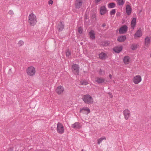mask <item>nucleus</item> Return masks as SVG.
Returning <instances> with one entry per match:
<instances>
[{
    "label": "nucleus",
    "instance_id": "f257e3e1",
    "mask_svg": "<svg viewBox=\"0 0 151 151\" xmlns=\"http://www.w3.org/2000/svg\"><path fill=\"white\" fill-rule=\"evenodd\" d=\"M28 22L32 26H34L37 22L36 15L33 13L30 14L28 16Z\"/></svg>",
    "mask_w": 151,
    "mask_h": 151
},
{
    "label": "nucleus",
    "instance_id": "a18cd8bd",
    "mask_svg": "<svg viewBox=\"0 0 151 151\" xmlns=\"http://www.w3.org/2000/svg\"><path fill=\"white\" fill-rule=\"evenodd\" d=\"M83 43L82 42H81V45H82V44Z\"/></svg>",
    "mask_w": 151,
    "mask_h": 151
},
{
    "label": "nucleus",
    "instance_id": "393cba45",
    "mask_svg": "<svg viewBox=\"0 0 151 151\" xmlns=\"http://www.w3.org/2000/svg\"><path fill=\"white\" fill-rule=\"evenodd\" d=\"M116 6L115 4L114 3H111L108 4V7L109 8H112Z\"/></svg>",
    "mask_w": 151,
    "mask_h": 151
},
{
    "label": "nucleus",
    "instance_id": "5701e85b",
    "mask_svg": "<svg viewBox=\"0 0 151 151\" xmlns=\"http://www.w3.org/2000/svg\"><path fill=\"white\" fill-rule=\"evenodd\" d=\"M83 111H86L87 112L86 114H88L90 112V110L87 107H83L82 109H81L80 110V112H83Z\"/></svg>",
    "mask_w": 151,
    "mask_h": 151
},
{
    "label": "nucleus",
    "instance_id": "ea45409f",
    "mask_svg": "<svg viewBox=\"0 0 151 151\" xmlns=\"http://www.w3.org/2000/svg\"><path fill=\"white\" fill-rule=\"evenodd\" d=\"M106 26V24L105 23H104L102 24V26L103 27H105Z\"/></svg>",
    "mask_w": 151,
    "mask_h": 151
},
{
    "label": "nucleus",
    "instance_id": "7ed1b4c3",
    "mask_svg": "<svg viewBox=\"0 0 151 151\" xmlns=\"http://www.w3.org/2000/svg\"><path fill=\"white\" fill-rule=\"evenodd\" d=\"M27 74L29 76H34L36 73L35 68L33 66L29 67L27 70Z\"/></svg>",
    "mask_w": 151,
    "mask_h": 151
},
{
    "label": "nucleus",
    "instance_id": "4be33fe9",
    "mask_svg": "<svg viewBox=\"0 0 151 151\" xmlns=\"http://www.w3.org/2000/svg\"><path fill=\"white\" fill-rule=\"evenodd\" d=\"M136 23V19L135 18H133L131 22V26L133 29L135 27Z\"/></svg>",
    "mask_w": 151,
    "mask_h": 151
},
{
    "label": "nucleus",
    "instance_id": "a211bd4d",
    "mask_svg": "<svg viewBox=\"0 0 151 151\" xmlns=\"http://www.w3.org/2000/svg\"><path fill=\"white\" fill-rule=\"evenodd\" d=\"M126 12L128 15H130L132 12V9L131 6L129 5H127L126 6Z\"/></svg>",
    "mask_w": 151,
    "mask_h": 151
},
{
    "label": "nucleus",
    "instance_id": "c756f323",
    "mask_svg": "<svg viewBox=\"0 0 151 151\" xmlns=\"http://www.w3.org/2000/svg\"><path fill=\"white\" fill-rule=\"evenodd\" d=\"M116 9H113L110 12V14L111 16L114 15L116 12Z\"/></svg>",
    "mask_w": 151,
    "mask_h": 151
},
{
    "label": "nucleus",
    "instance_id": "c9c22d12",
    "mask_svg": "<svg viewBox=\"0 0 151 151\" xmlns=\"http://www.w3.org/2000/svg\"><path fill=\"white\" fill-rule=\"evenodd\" d=\"M91 18L92 19H94L96 18V15L95 14H93L91 16Z\"/></svg>",
    "mask_w": 151,
    "mask_h": 151
},
{
    "label": "nucleus",
    "instance_id": "58836bf2",
    "mask_svg": "<svg viewBox=\"0 0 151 151\" xmlns=\"http://www.w3.org/2000/svg\"><path fill=\"white\" fill-rule=\"evenodd\" d=\"M120 15V13L119 12H117L116 14V16H119Z\"/></svg>",
    "mask_w": 151,
    "mask_h": 151
},
{
    "label": "nucleus",
    "instance_id": "1a4fd4ad",
    "mask_svg": "<svg viewBox=\"0 0 151 151\" xmlns=\"http://www.w3.org/2000/svg\"><path fill=\"white\" fill-rule=\"evenodd\" d=\"M82 4V0H76L75 3L76 8L77 9H79L81 7Z\"/></svg>",
    "mask_w": 151,
    "mask_h": 151
},
{
    "label": "nucleus",
    "instance_id": "473e14b6",
    "mask_svg": "<svg viewBox=\"0 0 151 151\" xmlns=\"http://www.w3.org/2000/svg\"><path fill=\"white\" fill-rule=\"evenodd\" d=\"M83 31V30L82 28L81 27H80L78 28V32L80 34H81L82 33Z\"/></svg>",
    "mask_w": 151,
    "mask_h": 151
},
{
    "label": "nucleus",
    "instance_id": "0eeeda50",
    "mask_svg": "<svg viewBox=\"0 0 151 151\" xmlns=\"http://www.w3.org/2000/svg\"><path fill=\"white\" fill-rule=\"evenodd\" d=\"M142 81V78L139 75H137L134 77L133 79V81L135 84H137Z\"/></svg>",
    "mask_w": 151,
    "mask_h": 151
},
{
    "label": "nucleus",
    "instance_id": "20e7f679",
    "mask_svg": "<svg viewBox=\"0 0 151 151\" xmlns=\"http://www.w3.org/2000/svg\"><path fill=\"white\" fill-rule=\"evenodd\" d=\"M57 130L58 132L60 134H63L64 132V129L63 125L60 122L57 124Z\"/></svg>",
    "mask_w": 151,
    "mask_h": 151
},
{
    "label": "nucleus",
    "instance_id": "cd10ccee",
    "mask_svg": "<svg viewBox=\"0 0 151 151\" xmlns=\"http://www.w3.org/2000/svg\"><path fill=\"white\" fill-rule=\"evenodd\" d=\"M99 73L100 75H104L105 74V71L104 70H102L100 69L99 71Z\"/></svg>",
    "mask_w": 151,
    "mask_h": 151
},
{
    "label": "nucleus",
    "instance_id": "2eb2a0df",
    "mask_svg": "<svg viewBox=\"0 0 151 151\" xmlns=\"http://www.w3.org/2000/svg\"><path fill=\"white\" fill-rule=\"evenodd\" d=\"M130 58L128 56H125L123 59V62L125 64H128L130 63Z\"/></svg>",
    "mask_w": 151,
    "mask_h": 151
},
{
    "label": "nucleus",
    "instance_id": "39448f33",
    "mask_svg": "<svg viewBox=\"0 0 151 151\" xmlns=\"http://www.w3.org/2000/svg\"><path fill=\"white\" fill-rule=\"evenodd\" d=\"M79 68L78 65L77 64H73L72 67V72L75 75L79 74Z\"/></svg>",
    "mask_w": 151,
    "mask_h": 151
},
{
    "label": "nucleus",
    "instance_id": "aec40b11",
    "mask_svg": "<svg viewBox=\"0 0 151 151\" xmlns=\"http://www.w3.org/2000/svg\"><path fill=\"white\" fill-rule=\"evenodd\" d=\"M142 35V32L140 29L138 30L134 35V37H139Z\"/></svg>",
    "mask_w": 151,
    "mask_h": 151
},
{
    "label": "nucleus",
    "instance_id": "f03ea898",
    "mask_svg": "<svg viewBox=\"0 0 151 151\" xmlns=\"http://www.w3.org/2000/svg\"><path fill=\"white\" fill-rule=\"evenodd\" d=\"M82 99L85 103L87 104L92 103L93 102V99L91 96L89 95H84Z\"/></svg>",
    "mask_w": 151,
    "mask_h": 151
},
{
    "label": "nucleus",
    "instance_id": "79ce46f5",
    "mask_svg": "<svg viewBox=\"0 0 151 151\" xmlns=\"http://www.w3.org/2000/svg\"><path fill=\"white\" fill-rule=\"evenodd\" d=\"M7 151H13V150L12 149L10 148Z\"/></svg>",
    "mask_w": 151,
    "mask_h": 151
},
{
    "label": "nucleus",
    "instance_id": "72a5a7b5",
    "mask_svg": "<svg viewBox=\"0 0 151 151\" xmlns=\"http://www.w3.org/2000/svg\"><path fill=\"white\" fill-rule=\"evenodd\" d=\"M88 84V82L86 81H84L83 82L81 83V85H86Z\"/></svg>",
    "mask_w": 151,
    "mask_h": 151
},
{
    "label": "nucleus",
    "instance_id": "37998d69",
    "mask_svg": "<svg viewBox=\"0 0 151 151\" xmlns=\"http://www.w3.org/2000/svg\"><path fill=\"white\" fill-rule=\"evenodd\" d=\"M110 98H112L113 97V96L111 95L110 96Z\"/></svg>",
    "mask_w": 151,
    "mask_h": 151
},
{
    "label": "nucleus",
    "instance_id": "6ab92c4d",
    "mask_svg": "<svg viewBox=\"0 0 151 151\" xmlns=\"http://www.w3.org/2000/svg\"><path fill=\"white\" fill-rule=\"evenodd\" d=\"M122 49V46L120 47H115L113 49L114 51L116 53H119Z\"/></svg>",
    "mask_w": 151,
    "mask_h": 151
},
{
    "label": "nucleus",
    "instance_id": "9d476101",
    "mask_svg": "<svg viewBox=\"0 0 151 151\" xmlns=\"http://www.w3.org/2000/svg\"><path fill=\"white\" fill-rule=\"evenodd\" d=\"M123 114L125 119L126 120H127L130 115V111L127 109H126L124 111Z\"/></svg>",
    "mask_w": 151,
    "mask_h": 151
},
{
    "label": "nucleus",
    "instance_id": "ddd939ff",
    "mask_svg": "<svg viewBox=\"0 0 151 151\" xmlns=\"http://www.w3.org/2000/svg\"><path fill=\"white\" fill-rule=\"evenodd\" d=\"M95 81L98 84H101L105 83V79L101 77H97Z\"/></svg>",
    "mask_w": 151,
    "mask_h": 151
},
{
    "label": "nucleus",
    "instance_id": "423d86ee",
    "mask_svg": "<svg viewBox=\"0 0 151 151\" xmlns=\"http://www.w3.org/2000/svg\"><path fill=\"white\" fill-rule=\"evenodd\" d=\"M128 27L126 25L121 27L119 29V33L120 34H123L125 33L127 31Z\"/></svg>",
    "mask_w": 151,
    "mask_h": 151
},
{
    "label": "nucleus",
    "instance_id": "dca6fc26",
    "mask_svg": "<svg viewBox=\"0 0 151 151\" xmlns=\"http://www.w3.org/2000/svg\"><path fill=\"white\" fill-rule=\"evenodd\" d=\"M126 39V37L125 35H121L118 37L117 40L119 42H124Z\"/></svg>",
    "mask_w": 151,
    "mask_h": 151
},
{
    "label": "nucleus",
    "instance_id": "c85d7f7f",
    "mask_svg": "<svg viewBox=\"0 0 151 151\" xmlns=\"http://www.w3.org/2000/svg\"><path fill=\"white\" fill-rule=\"evenodd\" d=\"M104 139H106V138L105 137H104L103 138H101L97 140V143L98 144H100L102 142V140Z\"/></svg>",
    "mask_w": 151,
    "mask_h": 151
},
{
    "label": "nucleus",
    "instance_id": "6e6552de",
    "mask_svg": "<svg viewBox=\"0 0 151 151\" xmlns=\"http://www.w3.org/2000/svg\"><path fill=\"white\" fill-rule=\"evenodd\" d=\"M64 24L61 21L60 23L58 24L57 26V29L58 32H60L63 31L64 28Z\"/></svg>",
    "mask_w": 151,
    "mask_h": 151
},
{
    "label": "nucleus",
    "instance_id": "a878e982",
    "mask_svg": "<svg viewBox=\"0 0 151 151\" xmlns=\"http://www.w3.org/2000/svg\"><path fill=\"white\" fill-rule=\"evenodd\" d=\"M137 48V44L135 43L132 44L131 47V48L133 50H135Z\"/></svg>",
    "mask_w": 151,
    "mask_h": 151
},
{
    "label": "nucleus",
    "instance_id": "b1692460",
    "mask_svg": "<svg viewBox=\"0 0 151 151\" xmlns=\"http://www.w3.org/2000/svg\"><path fill=\"white\" fill-rule=\"evenodd\" d=\"M79 123L78 122H76L72 125V127L74 128H78L80 127Z\"/></svg>",
    "mask_w": 151,
    "mask_h": 151
},
{
    "label": "nucleus",
    "instance_id": "f3484780",
    "mask_svg": "<svg viewBox=\"0 0 151 151\" xmlns=\"http://www.w3.org/2000/svg\"><path fill=\"white\" fill-rule=\"evenodd\" d=\"M99 58L102 60H105L107 57L106 54L104 52L99 54Z\"/></svg>",
    "mask_w": 151,
    "mask_h": 151
},
{
    "label": "nucleus",
    "instance_id": "e433bc0d",
    "mask_svg": "<svg viewBox=\"0 0 151 151\" xmlns=\"http://www.w3.org/2000/svg\"><path fill=\"white\" fill-rule=\"evenodd\" d=\"M53 3V1L52 0H50L48 1V4H52Z\"/></svg>",
    "mask_w": 151,
    "mask_h": 151
},
{
    "label": "nucleus",
    "instance_id": "f704fd0d",
    "mask_svg": "<svg viewBox=\"0 0 151 151\" xmlns=\"http://www.w3.org/2000/svg\"><path fill=\"white\" fill-rule=\"evenodd\" d=\"M9 14L10 15H13L14 14V13L12 10H10L9 12Z\"/></svg>",
    "mask_w": 151,
    "mask_h": 151
},
{
    "label": "nucleus",
    "instance_id": "f8f14e48",
    "mask_svg": "<svg viewBox=\"0 0 151 151\" xmlns=\"http://www.w3.org/2000/svg\"><path fill=\"white\" fill-rule=\"evenodd\" d=\"M64 90L63 87L62 86H60L57 87L56 90V92L58 94H60L63 92Z\"/></svg>",
    "mask_w": 151,
    "mask_h": 151
},
{
    "label": "nucleus",
    "instance_id": "4c0bfd02",
    "mask_svg": "<svg viewBox=\"0 0 151 151\" xmlns=\"http://www.w3.org/2000/svg\"><path fill=\"white\" fill-rule=\"evenodd\" d=\"M101 0H95V2L96 3H97L99 2Z\"/></svg>",
    "mask_w": 151,
    "mask_h": 151
},
{
    "label": "nucleus",
    "instance_id": "9b49d317",
    "mask_svg": "<svg viewBox=\"0 0 151 151\" xmlns=\"http://www.w3.org/2000/svg\"><path fill=\"white\" fill-rule=\"evenodd\" d=\"M150 37L147 36L145 39V45L147 47H148L150 43Z\"/></svg>",
    "mask_w": 151,
    "mask_h": 151
},
{
    "label": "nucleus",
    "instance_id": "7c9ffc66",
    "mask_svg": "<svg viewBox=\"0 0 151 151\" xmlns=\"http://www.w3.org/2000/svg\"><path fill=\"white\" fill-rule=\"evenodd\" d=\"M24 43L23 41L20 40L19 41L18 44L19 46H21L23 45Z\"/></svg>",
    "mask_w": 151,
    "mask_h": 151
},
{
    "label": "nucleus",
    "instance_id": "412c9836",
    "mask_svg": "<svg viewBox=\"0 0 151 151\" xmlns=\"http://www.w3.org/2000/svg\"><path fill=\"white\" fill-rule=\"evenodd\" d=\"M89 35L91 39H94L95 38V34L94 31L93 30H91L89 33Z\"/></svg>",
    "mask_w": 151,
    "mask_h": 151
},
{
    "label": "nucleus",
    "instance_id": "a19ab883",
    "mask_svg": "<svg viewBox=\"0 0 151 151\" xmlns=\"http://www.w3.org/2000/svg\"><path fill=\"white\" fill-rule=\"evenodd\" d=\"M109 77L110 78V79H111V78H112V76H111V74H109Z\"/></svg>",
    "mask_w": 151,
    "mask_h": 151
},
{
    "label": "nucleus",
    "instance_id": "4468645a",
    "mask_svg": "<svg viewBox=\"0 0 151 151\" xmlns=\"http://www.w3.org/2000/svg\"><path fill=\"white\" fill-rule=\"evenodd\" d=\"M106 8L105 6H102L100 8V14L101 15H103L106 14Z\"/></svg>",
    "mask_w": 151,
    "mask_h": 151
},
{
    "label": "nucleus",
    "instance_id": "c03bdc74",
    "mask_svg": "<svg viewBox=\"0 0 151 151\" xmlns=\"http://www.w3.org/2000/svg\"><path fill=\"white\" fill-rule=\"evenodd\" d=\"M81 151H84V150H83V149H82V150H81Z\"/></svg>",
    "mask_w": 151,
    "mask_h": 151
},
{
    "label": "nucleus",
    "instance_id": "2f4dec72",
    "mask_svg": "<svg viewBox=\"0 0 151 151\" xmlns=\"http://www.w3.org/2000/svg\"><path fill=\"white\" fill-rule=\"evenodd\" d=\"M66 54L67 57H69L71 55L70 52L69 50H67L66 52Z\"/></svg>",
    "mask_w": 151,
    "mask_h": 151
},
{
    "label": "nucleus",
    "instance_id": "bb28decb",
    "mask_svg": "<svg viewBox=\"0 0 151 151\" xmlns=\"http://www.w3.org/2000/svg\"><path fill=\"white\" fill-rule=\"evenodd\" d=\"M124 1L123 0H117V3L119 6L122 5L124 4Z\"/></svg>",
    "mask_w": 151,
    "mask_h": 151
}]
</instances>
